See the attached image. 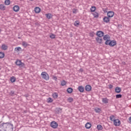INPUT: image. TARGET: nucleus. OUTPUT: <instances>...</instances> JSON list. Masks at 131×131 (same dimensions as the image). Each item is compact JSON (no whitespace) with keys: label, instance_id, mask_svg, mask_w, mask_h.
Segmentation results:
<instances>
[{"label":"nucleus","instance_id":"nucleus-42","mask_svg":"<svg viewBox=\"0 0 131 131\" xmlns=\"http://www.w3.org/2000/svg\"><path fill=\"white\" fill-rule=\"evenodd\" d=\"M10 95L11 96H15V92H14V91H11L10 92Z\"/></svg>","mask_w":131,"mask_h":131},{"label":"nucleus","instance_id":"nucleus-33","mask_svg":"<svg viewBox=\"0 0 131 131\" xmlns=\"http://www.w3.org/2000/svg\"><path fill=\"white\" fill-rule=\"evenodd\" d=\"M68 102H69V103H72V102H73V98L69 97L68 98Z\"/></svg>","mask_w":131,"mask_h":131},{"label":"nucleus","instance_id":"nucleus-13","mask_svg":"<svg viewBox=\"0 0 131 131\" xmlns=\"http://www.w3.org/2000/svg\"><path fill=\"white\" fill-rule=\"evenodd\" d=\"M78 90L80 93H83L84 92V87L82 85L79 86Z\"/></svg>","mask_w":131,"mask_h":131},{"label":"nucleus","instance_id":"nucleus-16","mask_svg":"<svg viewBox=\"0 0 131 131\" xmlns=\"http://www.w3.org/2000/svg\"><path fill=\"white\" fill-rule=\"evenodd\" d=\"M41 9H40V8L39 7H35L34 9V12L36 14H38L39 13H40V11Z\"/></svg>","mask_w":131,"mask_h":131},{"label":"nucleus","instance_id":"nucleus-41","mask_svg":"<svg viewBox=\"0 0 131 131\" xmlns=\"http://www.w3.org/2000/svg\"><path fill=\"white\" fill-rule=\"evenodd\" d=\"M50 38H52V39H54V38H56V35L54 34H52L51 35H50Z\"/></svg>","mask_w":131,"mask_h":131},{"label":"nucleus","instance_id":"nucleus-22","mask_svg":"<svg viewBox=\"0 0 131 131\" xmlns=\"http://www.w3.org/2000/svg\"><path fill=\"white\" fill-rule=\"evenodd\" d=\"M22 46H24V48H27V47L29 46V44H28L27 42L24 41L22 42Z\"/></svg>","mask_w":131,"mask_h":131},{"label":"nucleus","instance_id":"nucleus-51","mask_svg":"<svg viewBox=\"0 0 131 131\" xmlns=\"http://www.w3.org/2000/svg\"><path fill=\"white\" fill-rule=\"evenodd\" d=\"M18 39H21V37H18Z\"/></svg>","mask_w":131,"mask_h":131},{"label":"nucleus","instance_id":"nucleus-49","mask_svg":"<svg viewBox=\"0 0 131 131\" xmlns=\"http://www.w3.org/2000/svg\"><path fill=\"white\" fill-rule=\"evenodd\" d=\"M128 119H129V123H131V117H130Z\"/></svg>","mask_w":131,"mask_h":131},{"label":"nucleus","instance_id":"nucleus-23","mask_svg":"<svg viewBox=\"0 0 131 131\" xmlns=\"http://www.w3.org/2000/svg\"><path fill=\"white\" fill-rule=\"evenodd\" d=\"M108 101H109V99H108V98H102V103H104V104L108 103Z\"/></svg>","mask_w":131,"mask_h":131},{"label":"nucleus","instance_id":"nucleus-1","mask_svg":"<svg viewBox=\"0 0 131 131\" xmlns=\"http://www.w3.org/2000/svg\"><path fill=\"white\" fill-rule=\"evenodd\" d=\"M2 123V121H0ZM0 128H3L4 131H13V125L11 123H3L0 124Z\"/></svg>","mask_w":131,"mask_h":131},{"label":"nucleus","instance_id":"nucleus-31","mask_svg":"<svg viewBox=\"0 0 131 131\" xmlns=\"http://www.w3.org/2000/svg\"><path fill=\"white\" fill-rule=\"evenodd\" d=\"M67 83V82L66 81H65V80H63L61 82V85L62 86H64V85H66Z\"/></svg>","mask_w":131,"mask_h":131},{"label":"nucleus","instance_id":"nucleus-38","mask_svg":"<svg viewBox=\"0 0 131 131\" xmlns=\"http://www.w3.org/2000/svg\"><path fill=\"white\" fill-rule=\"evenodd\" d=\"M116 99H120V98H122V95L121 94H117L116 95Z\"/></svg>","mask_w":131,"mask_h":131},{"label":"nucleus","instance_id":"nucleus-37","mask_svg":"<svg viewBox=\"0 0 131 131\" xmlns=\"http://www.w3.org/2000/svg\"><path fill=\"white\" fill-rule=\"evenodd\" d=\"M115 117V116H114V115H112L110 117L111 121H114V120H115V119H113V118H114Z\"/></svg>","mask_w":131,"mask_h":131},{"label":"nucleus","instance_id":"nucleus-21","mask_svg":"<svg viewBox=\"0 0 131 131\" xmlns=\"http://www.w3.org/2000/svg\"><path fill=\"white\" fill-rule=\"evenodd\" d=\"M55 111H56V113H57V114H59L62 113V108H61L60 107H57L55 109Z\"/></svg>","mask_w":131,"mask_h":131},{"label":"nucleus","instance_id":"nucleus-44","mask_svg":"<svg viewBox=\"0 0 131 131\" xmlns=\"http://www.w3.org/2000/svg\"><path fill=\"white\" fill-rule=\"evenodd\" d=\"M108 88L110 90H112V89H113V85L110 84V85H108Z\"/></svg>","mask_w":131,"mask_h":131},{"label":"nucleus","instance_id":"nucleus-7","mask_svg":"<svg viewBox=\"0 0 131 131\" xmlns=\"http://www.w3.org/2000/svg\"><path fill=\"white\" fill-rule=\"evenodd\" d=\"M50 126L52 128H57V127H58V123L53 121L51 122Z\"/></svg>","mask_w":131,"mask_h":131},{"label":"nucleus","instance_id":"nucleus-24","mask_svg":"<svg viewBox=\"0 0 131 131\" xmlns=\"http://www.w3.org/2000/svg\"><path fill=\"white\" fill-rule=\"evenodd\" d=\"M0 10H1V11H5L6 6H5L4 4H0Z\"/></svg>","mask_w":131,"mask_h":131},{"label":"nucleus","instance_id":"nucleus-2","mask_svg":"<svg viewBox=\"0 0 131 131\" xmlns=\"http://www.w3.org/2000/svg\"><path fill=\"white\" fill-rule=\"evenodd\" d=\"M116 45H117V42L115 40L110 39V41L107 40L105 42V45L110 46V47H114L115 46H116Z\"/></svg>","mask_w":131,"mask_h":131},{"label":"nucleus","instance_id":"nucleus-3","mask_svg":"<svg viewBox=\"0 0 131 131\" xmlns=\"http://www.w3.org/2000/svg\"><path fill=\"white\" fill-rule=\"evenodd\" d=\"M41 76H42V78L45 80H49V79H50V76L45 72H42L41 74Z\"/></svg>","mask_w":131,"mask_h":131},{"label":"nucleus","instance_id":"nucleus-53","mask_svg":"<svg viewBox=\"0 0 131 131\" xmlns=\"http://www.w3.org/2000/svg\"><path fill=\"white\" fill-rule=\"evenodd\" d=\"M30 2H33L34 0H29Z\"/></svg>","mask_w":131,"mask_h":131},{"label":"nucleus","instance_id":"nucleus-50","mask_svg":"<svg viewBox=\"0 0 131 131\" xmlns=\"http://www.w3.org/2000/svg\"><path fill=\"white\" fill-rule=\"evenodd\" d=\"M121 26H122V25H121V24H119L118 25V27H121Z\"/></svg>","mask_w":131,"mask_h":131},{"label":"nucleus","instance_id":"nucleus-39","mask_svg":"<svg viewBox=\"0 0 131 131\" xmlns=\"http://www.w3.org/2000/svg\"><path fill=\"white\" fill-rule=\"evenodd\" d=\"M52 102H53V99H52V98L49 97L48 99H47V102L52 103Z\"/></svg>","mask_w":131,"mask_h":131},{"label":"nucleus","instance_id":"nucleus-32","mask_svg":"<svg viewBox=\"0 0 131 131\" xmlns=\"http://www.w3.org/2000/svg\"><path fill=\"white\" fill-rule=\"evenodd\" d=\"M5 57V53L0 52V59H3Z\"/></svg>","mask_w":131,"mask_h":131},{"label":"nucleus","instance_id":"nucleus-40","mask_svg":"<svg viewBox=\"0 0 131 131\" xmlns=\"http://www.w3.org/2000/svg\"><path fill=\"white\" fill-rule=\"evenodd\" d=\"M90 36H91V37H94V36H95V32H94L93 31L90 32Z\"/></svg>","mask_w":131,"mask_h":131},{"label":"nucleus","instance_id":"nucleus-15","mask_svg":"<svg viewBox=\"0 0 131 131\" xmlns=\"http://www.w3.org/2000/svg\"><path fill=\"white\" fill-rule=\"evenodd\" d=\"M115 92L117 94H119L121 92V88H120V87H118V86L116 87V88L115 89Z\"/></svg>","mask_w":131,"mask_h":131},{"label":"nucleus","instance_id":"nucleus-48","mask_svg":"<svg viewBox=\"0 0 131 131\" xmlns=\"http://www.w3.org/2000/svg\"><path fill=\"white\" fill-rule=\"evenodd\" d=\"M107 10H108V9L107 8H105V10H103L104 13H107L108 11H107Z\"/></svg>","mask_w":131,"mask_h":131},{"label":"nucleus","instance_id":"nucleus-28","mask_svg":"<svg viewBox=\"0 0 131 131\" xmlns=\"http://www.w3.org/2000/svg\"><path fill=\"white\" fill-rule=\"evenodd\" d=\"M94 111H95L96 113H100L102 111V110L99 107H96L94 109Z\"/></svg>","mask_w":131,"mask_h":131},{"label":"nucleus","instance_id":"nucleus-10","mask_svg":"<svg viewBox=\"0 0 131 131\" xmlns=\"http://www.w3.org/2000/svg\"><path fill=\"white\" fill-rule=\"evenodd\" d=\"M110 20H111V18L108 16H104L103 18V21L104 23H109V22H110Z\"/></svg>","mask_w":131,"mask_h":131},{"label":"nucleus","instance_id":"nucleus-17","mask_svg":"<svg viewBox=\"0 0 131 131\" xmlns=\"http://www.w3.org/2000/svg\"><path fill=\"white\" fill-rule=\"evenodd\" d=\"M45 15L48 20H50V19H52V18H53V15L52 14V13H47Z\"/></svg>","mask_w":131,"mask_h":131},{"label":"nucleus","instance_id":"nucleus-54","mask_svg":"<svg viewBox=\"0 0 131 131\" xmlns=\"http://www.w3.org/2000/svg\"><path fill=\"white\" fill-rule=\"evenodd\" d=\"M2 31V30L0 29V32Z\"/></svg>","mask_w":131,"mask_h":131},{"label":"nucleus","instance_id":"nucleus-6","mask_svg":"<svg viewBox=\"0 0 131 131\" xmlns=\"http://www.w3.org/2000/svg\"><path fill=\"white\" fill-rule=\"evenodd\" d=\"M104 32L102 31H98L96 32V35H97V37H103L104 36Z\"/></svg>","mask_w":131,"mask_h":131},{"label":"nucleus","instance_id":"nucleus-8","mask_svg":"<svg viewBox=\"0 0 131 131\" xmlns=\"http://www.w3.org/2000/svg\"><path fill=\"white\" fill-rule=\"evenodd\" d=\"M96 41L98 43H99V45H102L103 44V39L102 37H96L95 38Z\"/></svg>","mask_w":131,"mask_h":131},{"label":"nucleus","instance_id":"nucleus-36","mask_svg":"<svg viewBox=\"0 0 131 131\" xmlns=\"http://www.w3.org/2000/svg\"><path fill=\"white\" fill-rule=\"evenodd\" d=\"M93 16H94V18H98V17H99V13H97V12H95L93 14Z\"/></svg>","mask_w":131,"mask_h":131},{"label":"nucleus","instance_id":"nucleus-52","mask_svg":"<svg viewBox=\"0 0 131 131\" xmlns=\"http://www.w3.org/2000/svg\"><path fill=\"white\" fill-rule=\"evenodd\" d=\"M123 65H125V62H124L123 63Z\"/></svg>","mask_w":131,"mask_h":131},{"label":"nucleus","instance_id":"nucleus-5","mask_svg":"<svg viewBox=\"0 0 131 131\" xmlns=\"http://www.w3.org/2000/svg\"><path fill=\"white\" fill-rule=\"evenodd\" d=\"M113 121L114 122V125H115V126H119L121 124V122L119 119H115Z\"/></svg>","mask_w":131,"mask_h":131},{"label":"nucleus","instance_id":"nucleus-25","mask_svg":"<svg viewBox=\"0 0 131 131\" xmlns=\"http://www.w3.org/2000/svg\"><path fill=\"white\" fill-rule=\"evenodd\" d=\"M67 93H68V94H71L72 93H73V89L71 88H69L67 90Z\"/></svg>","mask_w":131,"mask_h":131},{"label":"nucleus","instance_id":"nucleus-9","mask_svg":"<svg viewBox=\"0 0 131 131\" xmlns=\"http://www.w3.org/2000/svg\"><path fill=\"white\" fill-rule=\"evenodd\" d=\"M114 14L115 13L114 11H108L107 13V16L110 17L111 19V18H113V17L114 16Z\"/></svg>","mask_w":131,"mask_h":131},{"label":"nucleus","instance_id":"nucleus-14","mask_svg":"<svg viewBox=\"0 0 131 131\" xmlns=\"http://www.w3.org/2000/svg\"><path fill=\"white\" fill-rule=\"evenodd\" d=\"M13 10L14 12H19V10H20V7H19V6L15 5L13 7Z\"/></svg>","mask_w":131,"mask_h":131},{"label":"nucleus","instance_id":"nucleus-34","mask_svg":"<svg viewBox=\"0 0 131 131\" xmlns=\"http://www.w3.org/2000/svg\"><path fill=\"white\" fill-rule=\"evenodd\" d=\"M91 12H95L96 11V6H92L90 9Z\"/></svg>","mask_w":131,"mask_h":131},{"label":"nucleus","instance_id":"nucleus-27","mask_svg":"<svg viewBox=\"0 0 131 131\" xmlns=\"http://www.w3.org/2000/svg\"><path fill=\"white\" fill-rule=\"evenodd\" d=\"M52 96L54 99H57L58 97V93L56 92L53 93Z\"/></svg>","mask_w":131,"mask_h":131},{"label":"nucleus","instance_id":"nucleus-26","mask_svg":"<svg viewBox=\"0 0 131 131\" xmlns=\"http://www.w3.org/2000/svg\"><path fill=\"white\" fill-rule=\"evenodd\" d=\"M79 24H80V23L78 20H76L74 22V26H76V27H78Z\"/></svg>","mask_w":131,"mask_h":131},{"label":"nucleus","instance_id":"nucleus-12","mask_svg":"<svg viewBox=\"0 0 131 131\" xmlns=\"http://www.w3.org/2000/svg\"><path fill=\"white\" fill-rule=\"evenodd\" d=\"M85 91L86 92H91L92 91V86L91 85H86L85 86Z\"/></svg>","mask_w":131,"mask_h":131},{"label":"nucleus","instance_id":"nucleus-18","mask_svg":"<svg viewBox=\"0 0 131 131\" xmlns=\"http://www.w3.org/2000/svg\"><path fill=\"white\" fill-rule=\"evenodd\" d=\"M85 127L87 129H90V128L92 127V124L90 122H87L85 125Z\"/></svg>","mask_w":131,"mask_h":131},{"label":"nucleus","instance_id":"nucleus-47","mask_svg":"<svg viewBox=\"0 0 131 131\" xmlns=\"http://www.w3.org/2000/svg\"><path fill=\"white\" fill-rule=\"evenodd\" d=\"M79 72H83V69H82V68H80V69H79Z\"/></svg>","mask_w":131,"mask_h":131},{"label":"nucleus","instance_id":"nucleus-20","mask_svg":"<svg viewBox=\"0 0 131 131\" xmlns=\"http://www.w3.org/2000/svg\"><path fill=\"white\" fill-rule=\"evenodd\" d=\"M14 51L15 52H16L17 53L19 52H22V48H21V47H16L14 49Z\"/></svg>","mask_w":131,"mask_h":131},{"label":"nucleus","instance_id":"nucleus-11","mask_svg":"<svg viewBox=\"0 0 131 131\" xmlns=\"http://www.w3.org/2000/svg\"><path fill=\"white\" fill-rule=\"evenodd\" d=\"M103 40H105V41H110V36L108 34L103 35Z\"/></svg>","mask_w":131,"mask_h":131},{"label":"nucleus","instance_id":"nucleus-45","mask_svg":"<svg viewBox=\"0 0 131 131\" xmlns=\"http://www.w3.org/2000/svg\"><path fill=\"white\" fill-rule=\"evenodd\" d=\"M53 79H54V80H55V81H57V80L58 79V78H57V77L56 76H53Z\"/></svg>","mask_w":131,"mask_h":131},{"label":"nucleus","instance_id":"nucleus-35","mask_svg":"<svg viewBox=\"0 0 131 131\" xmlns=\"http://www.w3.org/2000/svg\"><path fill=\"white\" fill-rule=\"evenodd\" d=\"M11 3V1L10 0H5V4L6 5V6H9Z\"/></svg>","mask_w":131,"mask_h":131},{"label":"nucleus","instance_id":"nucleus-46","mask_svg":"<svg viewBox=\"0 0 131 131\" xmlns=\"http://www.w3.org/2000/svg\"><path fill=\"white\" fill-rule=\"evenodd\" d=\"M24 97H25L26 98H28L29 97V94H27L24 95Z\"/></svg>","mask_w":131,"mask_h":131},{"label":"nucleus","instance_id":"nucleus-29","mask_svg":"<svg viewBox=\"0 0 131 131\" xmlns=\"http://www.w3.org/2000/svg\"><path fill=\"white\" fill-rule=\"evenodd\" d=\"M97 128L98 130H102V129H103V126H102V125L98 124L97 126Z\"/></svg>","mask_w":131,"mask_h":131},{"label":"nucleus","instance_id":"nucleus-30","mask_svg":"<svg viewBox=\"0 0 131 131\" xmlns=\"http://www.w3.org/2000/svg\"><path fill=\"white\" fill-rule=\"evenodd\" d=\"M10 81L12 83L15 82V81H16V77H15L14 76L10 77Z\"/></svg>","mask_w":131,"mask_h":131},{"label":"nucleus","instance_id":"nucleus-43","mask_svg":"<svg viewBox=\"0 0 131 131\" xmlns=\"http://www.w3.org/2000/svg\"><path fill=\"white\" fill-rule=\"evenodd\" d=\"M73 14H76V13H77V10L76 9H74L73 10Z\"/></svg>","mask_w":131,"mask_h":131},{"label":"nucleus","instance_id":"nucleus-4","mask_svg":"<svg viewBox=\"0 0 131 131\" xmlns=\"http://www.w3.org/2000/svg\"><path fill=\"white\" fill-rule=\"evenodd\" d=\"M15 64L17 66H19L20 68H21V67H24V66H25V63L22 62V61L19 59H17L15 61Z\"/></svg>","mask_w":131,"mask_h":131},{"label":"nucleus","instance_id":"nucleus-19","mask_svg":"<svg viewBox=\"0 0 131 131\" xmlns=\"http://www.w3.org/2000/svg\"><path fill=\"white\" fill-rule=\"evenodd\" d=\"M1 49L2 50H3V51H6V50H8V46L5 44H3L2 45Z\"/></svg>","mask_w":131,"mask_h":131}]
</instances>
